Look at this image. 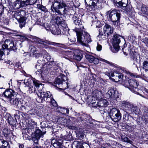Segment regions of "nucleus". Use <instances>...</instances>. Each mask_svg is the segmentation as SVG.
I'll list each match as a JSON object with an SVG mask.
<instances>
[{
  "label": "nucleus",
  "mask_w": 148,
  "mask_h": 148,
  "mask_svg": "<svg viewBox=\"0 0 148 148\" xmlns=\"http://www.w3.org/2000/svg\"><path fill=\"white\" fill-rule=\"evenodd\" d=\"M32 85L27 86L26 88L29 89L28 91L29 93L33 92L36 90V88L38 90V91L37 94L38 96V98H40L41 101L39 102L42 103L43 101L47 102H49L51 101L52 95L49 92H44L41 89L43 88V85L41 84H40L38 81L36 80H32Z\"/></svg>",
  "instance_id": "nucleus-1"
},
{
  "label": "nucleus",
  "mask_w": 148,
  "mask_h": 148,
  "mask_svg": "<svg viewBox=\"0 0 148 148\" xmlns=\"http://www.w3.org/2000/svg\"><path fill=\"white\" fill-rule=\"evenodd\" d=\"M48 65V62H46L45 59L39 60L35 66V67L38 70V72L41 74L42 77L45 80H47L48 79V69L49 67L47 66Z\"/></svg>",
  "instance_id": "nucleus-2"
},
{
  "label": "nucleus",
  "mask_w": 148,
  "mask_h": 148,
  "mask_svg": "<svg viewBox=\"0 0 148 148\" xmlns=\"http://www.w3.org/2000/svg\"><path fill=\"white\" fill-rule=\"evenodd\" d=\"M83 29L78 31L75 30L76 32L77 41L83 46L88 47V43L91 41L90 35L88 33L83 31Z\"/></svg>",
  "instance_id": "nucleus-3"
},
{
  "label": "nucleus",
  "mask_w": 148,
  "mask_h": 148,
  "mask_svg": "<svg viewBox=\"0 0 148 148\" xmlns=\"http://www.w3.org/2000/svg\"><path fill=\"white\" fill-rule=\"evenodd\" d=\"M66 6V4L63 2L55 1L52 3L51 9L54 12L62 14H64L67 11L65 8Z\"/></svg>",
  "instance_id": "nucleus-4"
},
{
  "label": "nucleus",
  "mask_w": 148,
  "mask_h": 148,
  "mask_svg": "<svg viewBox=\"0 0 148 148\" xmlns=\"http://www.w3.org/2000/svg\"><path fill=\"white\" fill-rule=\"evenodd\" d=\"M106 15L108 19L112 22L114 25L116 26L118 25L121 17L119 11L112 9L106 12Z\"/></svg>",
  "instance_id": "nucleus-5"
},
{
  "label": "nucleus",
  "mask_w": 148,
  "mask_h": 148,
  "mask_svg": "<svg viewBox=\"0 0 148 148\" xmlns=\"http://www.w3.org/2000/svg\"><path fill=\"white\" fill-rule=\"evenodd\" d=\"M138 84H139L137 81L133 79H130L128 81H125L124 84V86L128 88L132 92L144 97V96L139 94V92L137 91L138 90L137 87Z\"/></svg>",
  "instance_id": "nucleus-6"
},
{
  "label": "nucleus",
  "mask_w": 148,
  "mask_h": 148,
  "mask_svg": "<svg viewBox=\"0 0 148 148\" xmlns=\"http://www.w3.org/2000/svg\"><path fill=\"white\" fill-rule=\"evenodd\" d=\"M110 111L108 114L112 121L117 122L121 120V114L119 109L116 108H110Z\"/></svg>",
  "instance_id": "nucleus-7"
},
{
  "label": "nucleus",
  "mask_w": 148,
  "mask_h": 148,
  "mask_svg": "<svg viewBox=\"0 0 148 148\" xmlns=\"http://www.w3.org/2000/svg\"><path fill=\"white\" fill-rule=\"evenodd\" d=\"M2 48L3 49H6L9 51H15L17 49L16 43H15L13 41L8 39L4 41Z\"/></svg>",
  "instance_id": "nucleus-8"
},
{
  "label": "nucleus",
  "mask_w": 148,
  "mask_h": 148,
  "mask_svg": "<svg viewBox=\"0 0 148 148\" xmlns=\"http://www.w3.org/2000/svg\"><path fill=\"white\" fill-rule=\"evenodd\" d=\"M37 0H17L15 3L16 8L18 9L21 7H25L28 5H32L35 4Z\"/></svg>",
  "instance_id": "nucleus-9"
},
{
  "label": "nucleus",
  "mask_w": 148,
  "mask_h": 148,
  "mask_svg": "<svg viewBox=\"0 0 148 148\" xmlns=\"http://www.w3.org/2000/svg\"><path fill=\"white\" fill-rule=\"evenodd\" d=\"M86 8L89 11H94L99 3V0H84Z\"/></svg>",
  "instance_id": "nucleus-10"
},
{
  "label": "nucleus",
  "mask_w": 148,
  "mask_h": 148,
  "mask_svg": "<svg viewBox=\"0 0 148 148\" xmlns=\"http://www.w3.org/2000/svg\"><path fill=\"white\" fill-rule=\"evenodd\" d=\"M121 37L117 34H115L113 38L112 44L116 52H118L119 50V44L121 42Z\"/></svg>",
  "instance_id": "nucleus-11"
},
{
  "label": "nucleus",
  "mask_w": 148,
  "mask_h": 148,
  "mask_svg": "<svg viewBox=\"0 0 148 148\" xmlns=\"http://www.w3.org/2000/svg\"><path fill=\"white\" fill-rule=\"evenodd\" d=\"M45 54L43 56V58L46 60V62H48V67L51 68V70H52L53 69H54V70H56L57 69H60V67L58 66V65L56 64H55V65H53L52 66H51L50 65H53L54 62H48V61H50V60L51 59V57L50 55L48 53H47V52L45 51Z\"/></svg>",
  "instance_id": "nucleus-12"
},
{
  "label": "nucleus",
  "mask_w": 148,
  "mask_h": 148,
  "mask_svg": "<svg viewBox=\"0 0 148 148\" xmlns=\"http://www.w3.org/2000/svg\"><path fill=\"white\" fill-rule=\"evenodd\" d=\"M72 20L76 25L75 30H77V31L80 29H84V26L82 25V22L81 21V19L79 18L76 16L74 15L73 17Z\"/></svg>",
  "instance_id": "nucleus-13"
},
{
  "label": "nucleus",
  "mask_w": 148,
  "mask_h": 148,
  "mask_svg": "<svg viewBox=\"0 0 148 148\" xmlns=\"http://www.w3.org/2000/svg\"><path fill=\"white\" fill-rule=\"evenodd\" d=\"M107 97L108 99L112 98L115 99L119 97L118 92L115 88L109 90L106 94Z\"/></svg>",
  "instance_id": "nucleus-14"
},
{
  "label": "nucleus",
  "mask_w": 148,
  "mask_h": 148,
  "mask_svg": "<svg viewBox=\"0 0 148 148\" xmlns=\"http://www.w3.org/2000/svg\"><path fill=\"white\" fill-rule=\"evenodd\" d=\"M37 43L42 45L45 48L47 47H45L47 45H53L54 46H58V45L60 44V43L51 42L47 40L42 39L39 38H38Z\"/></svg>",
  "instance_id": "nucleus-15"
},
{
  "label": "nucleus",
  "mask_w": 148,
  "mask_h": 148,
  "mask_svg": "<svg viewBox=\"0 0 148 148\" xmlns=\"http://www.w3.org/2000/svg\"><path fill=\"white\" fill-rule=\"evenodd\" d=\"M3 94L5 97L11 99H14L16 96V92L11 89H7L4 92Z\"/></svg>",
  "instance_id": "nucleus-16"
},
{
  "label": "nucleus",
  "mask_w": 148,
  "mask_h": 148,
  "mask_svg": "<svg viewBox=\"0 0 148 148\" xmlns=\"http://www.w3.org/2000/svg\"><path fill=\"white\" fill-rule=\"evenodd\" d=\"M109 75L112 77L115 76V78L117 81H120L122 79L123 76L122 74L121 73H119L117 71L114 70L112 71L111 73H109Z\"/></svg>",
  "instance_id": "nucleus-17"
},
{
  "label": "nucleus",
  "mask_w": 148,
  "mask_h": 148,
  "mask_svg": "<svg viewBox=\"0 0 148 148\" xmlns=\"http://www.w3.org/2000/svg\"><path fill=\"white\" fill-rule=\"evenodd\" d=\"M63 20L61 17L58 16L56 15H52L51 21L52 23H54V25L56 24L59 25Z\"/></svg>",
  "instance_id": "nucleus-18"
},
{
  "label": "nucleus",
  "mask_w": 148,
  "mask_h": 148,
  "mask_svg": "<svg viewBox=\"0 0 148 148\" xmlns=\"http://www.w3.org/2000/svg\"><path fill=\"white\" fill-rule=\"evenodd\" d=\"M105 34L110 35L113 32L114 28L108 24H106L103 28Z\"/></svg>",
  "instance_id": "nucleus-19"
},
{
  "label": "nucleus",
  "mask_w": 148,
  "mask_h": 148,
  "mask_svg": "<svg viewBox=\"0 0 148 148\" xmlns=\"http://www.w3.org/2000/svg\"><path fill=\"white\" fill-rule=\"evenodd\" d=\"M47 30H50L52 33L54 35H59L61 33L60 30L58 27H56L54 25H52L51 28H46Z\"/></svg>",
  "instance_id": "nucleus-20"
},
{
  "label": "nucleus",
  "mask_w": 148,
  "mask_h": 148,
  "mask_svg": "<svg viewBox=\"0 0 148 148\" xmlns=\"http://www.w3.org/2000/svg\"><path fill=\"white\" fill-rule=\"evenodd\" d=\"M67 79V77L63 75H62V78H58L56 79L54 82V86L58 88L60 87L59 85L62 84L63 81H64Z\"/></svg>",
  "instance_id": "nucleus-21"
},
{
  "label": "nucleus",
  "mask_w": 148,
  "mask_h": 148,
  "mask_svg": "<svg viewBox=\"0 0 148 148\" xmlns=\"http://www.w3.org/2000/svg\"><path fill=\"white\" fill-rule=\"evenodd\" d=\"M30 49L31 53H32L34 57L37 58L40 56V54L38 53V50L35 47L31 46Z\"/></svg>",
  "instance_id": "nucleus-22"
},
{
  "label": "nucleus",
  "mask_w": 148,
  "mask_h": 148,
  "mask_svg": "<svg viewBox=\"0 0 148 148\" xmlns=\"http://www.w3.org/2000/svg\"><path fill=\"white\" fill-rule=\"evenodd\" d=\"M86 57L90 63L93 62L95 64H97L99 62V60L92 56L87 55L86 56Z\"/></svg>",
  "instance_id": "nucleus-23"
},
{
  "label": "nucleus",
  "mask_w": 148,
  "mask_h": 148,
  "mask_svg": "<svg viewBox=\"0 0 148 148\" xmlns=\"http://www.w3.org/2000/svg\"><path fill=\"white\" fill-rule=\"evenodd\" d=\"M114 3L118 4L119 6L125 7L128 3V0H111Z\"/></svg>",
  "instance_id": "nucleus-24"
},
{
  "label": "nucleus",
  "mask_w": 148,
  "mask_h": 148,
  "mask_svg": "<svg viewBox=\"0 0 148 148\" xmlns=\"http://www.w3.org/2000/svg\"><path fill=\"white\" fill-rule=\"evenodd\" d=\"M140 13L141 15H145L147 18L148 16V7L145 5L143 4Z\"/></svg>",
  "instance_id": "nucleus-25"
},
{
  "label": "nucleus",
  "mask_w": 148,
  "mask_h": 148,
  "mask_svg": "<svg viewBox=\"0 0 148 148\" xmlns=\"http://www.w3.org/2000/svg\"><path fill=\"white\" fill-rule=\"evenodd\" d=\"M16 18L18 20L19 23V26L21 28L25 26L26 20V18L25 17L20 16L19 18H17L16 17Z\"/></svg>",
  "instance_id": "nucleus-26"
},
{
  "label": "nucleus",
  "mask_w": 148,
  "mask_h": 148,
  "mask_svg": "<svg viewBox=\"0 0 148 148\" xmlns=\"http://www.w3.org/2000/svg\"><path fill=\"white\" fill-rule=\"evenodd\" d=\"M108 102L107 101L106 99H101L97 103V105L98 106L102 107L104 108V106H107Z\"/></svg>",
  "instance_id": "nucleus-27"
},
{
  "label": "nucleus",
  "mask_w": 148,
  "mask_h": 148,
  "mask_svg": "<svg viewBox=\"0 0 148 148\" xmlns=\"http://www.w3.org/2000/svg\"><path fill=\"white\" fill-rule=\"evenodd\" d=\"M101 92L98 90H95L92 92L93 96L95 98L96 100L100 98L101 97Z\"/></svg>",
  "instance_id": "nucleus-28"
},
{
  "label": "nucleus",
  "mask_w": 148,
  "mask_h": 148,
  "mask_svg": "<svg viewBox=\"0 0 148 148\" xmlns=\"http://www.w3.org/2000/svg\"><path fill=\"white\" fill-rule=\"evenodd\" d=\"M83 143L78 141H75L72 146V148H84Z\"/></svg>",
  "instance_id": "nucleus-29"
},
{
  "label": "nucleus",
  "mask_w": 148,
  "mask_h": 148,
  "mask_svg": "<svg viewBox=\"0 0 148 148\" xmlns=\"http://www.w3.org/2000/svg\"><path fill=\"white\" fill-rule=\"evenodd\" d=\"M132 105L133 104H131L128 102H125L123 104L122 106L125 110H130Z\"/></svg>",
  "instance_id": "nucleus-30"
},
{
  "label": "nucleus",
  "mask_w": 148,
  "mask_h": 148,
  "mask_svg": "<svg viewBox=\"0 0 148 148\" xmlns=\"http://www.w3.org/2000/svg\"><path fill=\"white\" fill-rule=\"evenodd\" d=\"M59 25L62 26V29L65 32L67 33L69 29L68 27H67L65 21L63 20L61 23H60Z\"/></svg>",
  "instance_id": "nucleus-31"
},
{
  "label": "nucleus",
  "mask_w": 148,
  "mask_h": 148,
  "mask_svg": "<svg viewBox=\"0 0 148 148\" xmlns=\"http://www.w3.org/2000/svg\"><path fill=\"white\" fill-rule=\"evenodd\" d=\"M44 134L40 130H37L36 131L34 138L35 139H39Z\"/></svg>",
  "instance_id": "nucleus-32"
},
{
  "label": "nucleus",
  "mask_w": 148,
  "mask_h": 148,
  "mask_svg": "<svg viewBox=\"0 0 148 148\" xmlns=\"http://www.w3.org/2000/svg\"><path fill=\"white\" fill-rule=\"evenodd\" d=\"M51 143L53 144V146L55 148H58L62 146V143L59 141H56L55 140L53 139L52 140Z\"/></svg>",
  "instance_id": "nucleus-33"
},
{
  "label": "nucleus",
  "mask_w": 148,
  "mask_h": 148,
  "mask_svg": "<svg viewBox=\"0 0 148 148\" xmlns=\"http://www.w3.org/2000/svg\"><path fill=\"white\" fill-rule=\"evenodd\" d=\"M9 144L8 142L3 139H0V147L6 148Z\"/></svg>",
  "instance_id": "nucleus-34"
},
{
  "label": "nucleus",
  "mask_w": 148,
  "mask_h": 148,
  "mask_svg": "<svg viewBox=\"0 0 148 148\" xmlns=\"http://www.w3.org/2000/svg\"><path fill=\"white\" fill-rule=\"evenodd\" d=\"M130 110L132 112H134L136 114H138L139 112V110L137 106H135L133 105Z\"/></svg>",
  "instance_id": "nucleus-35"
},
{
  "label": "nucleus",
  "mask_w": 148,
  "mask_h": 148,
  "mask_svg": "<svg viewBox=\"0 0 148 148\" xmlns=\"http://www.w3.org/2000/svg\"><path fill=\"white\" fill-rule=\"evenodd\" d=\"M10 102L12 104L15 105L16 107L18 106L19 103V101L18 99H11Z\"/></svg>",
  "instance_id": "nucleus-36"
},
{
  "label": "nucleus",
  "mask_w": 148,
  "mask_h": 148,
  "mask_svg": "<svg viewBox=\"0 0 148 148\" xmlns=\"http://www.w3.org/2000/svg\"><path fill=\"white\" fill-rule=\"evenodd\" d=\"M58 52L59 53L60 56L62 57L66 58L67 56L68 51H66L63 50H60Z\"/></svg>",
  "instance_id": "nucleus-37"
},
{
  "label": "nucleus",
  "mask_w": 148,
  "mask_h": 148,
  "mask_svg": "<svg viewBox=\"0 0 148 148\" xmlns=\"http://www.w3.org/2000/svg\"><path fill=\"white\" fill-rule=\"evenodd\" d=\"M143 68L145 71H148V60H146L143 62Z\"/></svg>",
  "instance_id": "nucleus-38"
},
{
  "label": "nucleus",
  "mask_w": 148,
  "mask_h": 148,
  "mask_svg": "<svg viewBox=\"0 0 148 148\" xmlns=\"http://www.w3.org/2000/svg\"><path fill=\"white\" fill-rule=\"evenodd\" d=\"M95 77L96 75H95L90 74H88V76L87 77V79L91 80V81L92 80L95 81L96 80Z\"/></svg>",
  "instance_id": "nucleus-39"
},
{
  "label": "nucleus",
  "mask_w": 148,
  "mask_h": 148,
  "mask_svg": "<svg viewBox=\"0 0 148 148\" xmlns=\"http://www.w3.org/2000/svg\"><path fill=\"white\" fill-rule=\"evenodd\" d=\"M67 53L68 54L66 59L71 61V59H73V55L74 54L71 51H68Z\"/></svg>",
  "instance_id": "nucleus-40"
},
{
  "label": "nucleus",
  "mask_w": 148,
  "mask_h": 148,
  "mask_svg": "<svg viewBox=\"0 0 148 148\" xmlns=\"http://www.w3.org/2000/svg\"><path fill=\"white\" fill-rule=\"evenodd\" d=\"M130 55L131 57L133 59V60L136 61L137 59L136 56L137 54L136 53L135 51H131L130 53Z\"/></svg>",
  "instance_id": "nucleus-41"
},
{
  "label": "nucleus",
  "mask_w": 148,
  "mask_h": 148,
  "mask_svg": "<svg viewBox=\"0 0 148 148\" xmlns=\"http://www.w3.org/2000/svg\"><path fill=\"white\" fill-rule=\"evenodd\" d=\"M37 7L39 9L41 10L42 11L45 12H46L47 11V10L45 6L40 4L37 5Z\"/></svg>",
  "instance_id": "nucleus-42"
},
{
  "label": "nucleus",
  "mask_w": 148,
  "mask_h": 148,
  "mask_svg": "<svg viewBox=\"0 0 148 148\" xmlns=\"http://www.w3.org/2000/svg\"><path fill=\"white\" fill-rule=\"evenodd\" d=\"M59 121L60 122V124L63 125H66L67 123V120L64 118H61L59 119Z\"/></svg>",
  "instance_id": "nucleus-43"
},
{
  "label": "nucleus",
  "mask_w": 148,
  "mask_h": 148,
  "mask_svg": "<svg viewBox=\"0 0 148 148\" xmlns=\"http://www.w3.org/2000/svg\"><path fill=\"white\" fill-rule=\"evenodd\" d=\"M73 59L77 60L78 61H80L82 58V57L78 54H74L73 55Z\"/></svg>",
  "instance_id": "nucleus-44"
},
{
  "label": "nucleus",
  "mask_w": 148,
  "mask_h": 148,
  "mask_svg": "<svg viewBox=\"0 0 148 148\" xmlns=\"http://www.w3.org/2000/svg\"><path fill=\"white\" fill-rule=\"evenodd\" d=\"M122 140L125 142H127L130 144H132V141L127 137H122Z\"/></svg>",
  "instance_id": "nucleus-45"
},
{
  "label": "nucleus",
  "mask_w": 148,
  "mask_h": 148,
  "mask_svg": "<svg viewBox=\"0 0 148 148\" xmlns=\"http://www.w3.org/2000/svg\"><path fill=\"white\" fill-rule=\"evenodd\" d=\"M7 121L11 125H13L15 123V120L12 116Z\"/></svg>",
  "instance_id": "nucleus-46"
},
{
  "label": "nucleus",
  "mask_w": 148,
  "mask_h": 148,
  "mask_svg": "<svg viewBox=\"0 0 148 148\" xmlns=\"http://www.w3.org/2000/svg\"><path fill=\"white\" fill-rule=\"evenodd\" d=\"M51 101H49V102L50 103L51 105H53V106L54 107H56L57 106V103L56 102V101L53 99V97L52 96L51 97Z\"/></svg>",
  "instance_id": "nucleus-47"
},
{
  "label": "nucleus",
  "mask_w": 148,
  "mask_h": 148,
  "mask_svg": "<svg viewBox=\"0 0 148 148\" xmlns=\"http://www.w3.org/2000/svg\"><path fill=\"white\" fill-rule=\"evenodd\" d=\"M71 138V134H69L64 136L63 139L66 140H70Z\"/></svg>",
  "instance_id": "nucleus-48"
},
{
  "label": "nucleus",
  "mask_w": 148,
  "mask_h": 148,
  "mask_svg": "<svg viewBox=\"0 0 148 148\" xmlns=\"http://www.w3.org/2000/svg\"><path fill=\"white\" fill-rule=\"evenodd\" d=\"M102 61L108 64L111 66H112L113 67H116V66H115V64L114 63H112V62H109L107 60H105L104 59H102Z\"/></svg>",
  "instance_id": "nucleus-49"
},
{
  "label": "nucleus",
  "mask_w": 148,
  "mask_h": 148,
  "mask_svg": "<svg viewBox=\"0 0 148 148\" xmlns=\"http://www.w3.org/2000/svg\"><path fill=\"white\" fill-rule=\"evenodd\" d=\"M5 54L3 51L0 50V60H3L5 57Z\"/></svg>",
  "instance_id": "nucleus-50"
},
{
  "label": "nucleus",
  "mask_w": 148,
  "mask_h": 148,
  "mask_svg": "<svg viewBox=\"0 0 148 148\" xmlns=\"http://www.w3.org/2000/svg\"><path fill=\"white\" fill-rule=\"evenodd\" d=\"M29 112L30 114L33 115H36L38 113V110L36 109H32L29 111Z\"/></svg>",
  "instance_id": "nucleus-51"
},
{
  "label": "nucleus",
  "mask_w": 148,
  "mask_h": 148,
  "mask_svg": "<svg viewBox=\"0 0 148 148\" xmlns=\"http://www.w3.org/2000/svg\"><path fill=\"white\" fill-rule=\"evenodd\" d=\"M10 114L8 113H6L4 115V118L8 121V120H9V119L11 117Z\"/></svg>",
  "instance_id": "nucleus-52"
},
{
  "label": "nucleus",
  "mask_w": 148,
  "mask_h": 148,
  "mask_svg": "<svg viewBox=\"0 0 148 148\" xmlns=\"http://www.w3.org/2000/svg\"><path fill=\"white\" fill-rule=\"evenodd\" d=\"M63 110H61L64 114H68L69 112V110L68 108H63Z\"/></svg>",
  "instance_id": "nucleus-53"
},
{
  "label": "nucleus",
  "mask_w": 148,
  "mask_h": 148,
  "mask_svg": "<svg viewBox=\"0 0 148 148\" xmlns=\"http://www.w3.org/2000/svg\"><path fill=\"white\" fill-rule=\"evenodd\" d=\"M31 38L32 39V40H33V42H37L39 38L36 36H32Z\"/></svg>",
  "instance_id": "nucleus-54"
},
{
  "label": "nucleus",
  "mask_w": 148,
  "mask_h": 148,
  "mask_svg": "<svg viewBox=\"0 0 148 148\" xmlns=\"http://www.w3.org/2000/svg\"><path fill=\"white\" fill-rule=\"evenodd\" d=\"M49 48L51 49L52 51H58V49L57 48H55L53 47H50Z\"/></svg>",
  "instance_id": "nucleus-55"
},
{
  "label": "nucleus",
  "mask_w": 148,
  "mask_h": 148,
  "mask_svg": "<svg viewBox=\"0 0 148 148\" xmlns=\"http://www.w3.org/2000/svg\"><path fill=\"white\" fill-rule=\"evenodd\" d=\"M102 47L101 45H100L97 44V45L96 47V49L98 51H100L102 49Z\"/></svg>",
  "instance_id": "nucleus-56"
},
{
  "label": "nucleus",
  "mask_w": 148,
  "mask_h": 148,
  "mask_svg": "<svg viewBox=\"0 0 148 148\" xmlns=\"http://www.w3.org/2000/svg\"><path fill=\"white\" fill-rule=\"evenodd\" d=\"M25 12L24 11H23L21 12H18L16 13L15 14V16L21 15L22 14H25Z\"/></svg>",
  "instance_id": "nucleus-57"
},
{
  "label": "nucleus",
  "mask_w": 148,
  "mask_h": 148,
  "mask_svg": "<svg viewBox=\"0 0 148 148\" xmlns=\"http://www.w3.org/2000/svg\"><path fill=\"white\" fill-rule=\"evenodd\" d=\"M126 11L128 12H131L132 11V9L131 6H129L126 8Z\"/></svg>",
  "instance_id": "nucleus-58"
},
{
  "label": "nucleus",
  "mask_w": 148,
  "mask_h": 148,
  "mask_svg": "<svg viewBox=\"0 0 148 148\" xmlns=\"http://www.w3.org/2000/svg\"><path fill=\"white\" fill-rule=\"evenodd\" d=\"M143 42L146 44H147L148 45V38H145L144 39Z\"/></svg>",
  "instance_id": "nucleus-59"
},
{
  "label": "nucleus",
  "mask_w": 148,
  "mask_h": 148,
  "mask_svg": "<svg viewBox=\"0 0 148 148\" xmlns=\"http://www.w3.org/2000/svg\"><path fill=\"white\" fill-rule=\"evenodd\" d=\"M32 121V127H34L36 125V123L33 120H31Z\"/></svg>",
  "instance_id": "nucleus-60"
},
{
  "label": "nucleus",
  "mask_w": 148,
  "mask_h": 148,
  "mask_svg": "<svg viewBox=\"0 0 148 148\" xmlns=\"http://www.w3.org/2000/svg\"><path fill=\"white\" fill-rule=\"evenodd\" d=\"M39 139H35L34 138H33V140L34 141V142L36 144H37L38 143V140Z\"/></svg>",
  "instance_id": "nucleus-61"
},
{
  "label": "nucleus",
  "mask_w": 148,
  "mask_h": 148,
  "mask_svg": "<svg viewBox=\"0 0 148 148\" xmlns=\"http://www.w3.org/2000/svg\"><path fill=\"white\" fill-rule=\"evenodd\" d=\"M99 110L100 111V113L102 114H104V113L105 112V111L104 110V109L103 110H100L99 109Z\"/></svg>",
  "instance_id": "nucleus-62"
},
{
  "label": "nucleus",
  "mask_w": 148,
  "mask_h": 148,
  "mask_svg": "<svg viewBox=\"0 0 148 148\" xmlns=\"http://www.w3.org/2000/svg\"><path fill=\"white\" fill-rule=\"evenodd\" d=\"M143 90L145 91L146 92L148 93V90L147 89L145 88H143Z\"/></svg>",
  "instance_id": "nucleus-63"
},
{
  "label": "nucleus",
  "mask_w": 148,
  "mask_h": 148,
  "mask_svg": "<svg viewBox=\"0 0 148 148\" xmlns=\"http://www.w3.org/2000/svg\"><path fill=\"white\" fill-rule=\"evenodd\" d=\"M24 146L23 145L20 144L19 145V148H23L24 147Z\"/></svg>",
  "instance_id": "nucleus-64"
}]
</instances>
